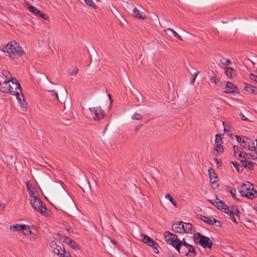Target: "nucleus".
<instances>
[{
  "label": "nucleus",
  "mask_w": 257,
  "mask_h": 257,
  "mask_svg": "<svg viewBox=\"0 0 257 257\" xmlns=\"http://www.w3.org/2000/svg\"><path fill=\"white\" fill-rule=\"evenodd\" d=\"M133 13L134 15L137 18H139L141 19H145L146 18L145 13L143 12H140V11L137 9V8H135L133 10Z\"/></svg>",
  "instance_id": "25"
},
{
  "label": "nucleus",
  "mask_w": 257,
  "mask_h": 257,
  "mask_svg": "<svg viewBox=\"0 0 257 257\" xmlns=\"http://www.w3.org/2000/svg\"><path fill=\"white\" fill-rule=\"evenodd\" d=\"M215 161L217 162V164H219V162L217 159H216Z\"/></svg>",
  "instance_id": "57"
},
{
  "label": "nucleus",
  "mask_w": 257,
  "mask_h": 257,
  "mask_svg": "<svg viewBox=\"0 0 257 257\" xmlns=\"http://www.w3.org/2000/svg\"><path fill=\"white\" fill-rule=\"evenodd\" d=\"M158 246L157 243L156 242H155L154 246H151L153 249V252L155 254H158L159 252V249H158Z\"/></svg>",
  "instance_id": "42"
},
{
  "label": "nucleus",
  "mask_w": 257,
  "mask_h": 257,
  "mask_svg": "<svg viewBox=\"0 0 257 257\" xmlns=\"http://www.w3.org/2000/svg\"><path fill=\"white\" fill-rule=\"evenodd\" d=\"M24 230H25L26 232H27L28 233H29L30 234H32V232L31 230V228L30 227V226L29 225H26V224H24Z\"/></svg>",
  "instance_id": "41"
},
{
  "label": "nucleus",
  "mask_w": 257,
  "mask_h": 257,
  "mask_svg": "<svg viewBox=\"0 0 257 257\" xmlns=\"http://www.w3.org/2000/svg\"><path fill=\"white\" fill-rule=\"evenodd\" d=\"M0 91L3 93H10L18 98H19V95L20 94L23 97L20 84L16 78L6 80L0 83Z\"/></svg>",
  "instance_id": "1"
},
{
  "label": "nucleus",
  "mask_w": 257,
  "mask_h": 257,
  "mask_svg": "<svg viewBox=\"0 0 257 257\" xmlns=\"http://www.w3.org/2000/svg\"><path fill=\"white\" fill-rule=\"evenodd\" d=\"M198 72H197L196 73H195L193 75V78L191 80V84H193L195 82V80H196V77H197L198 76Z\"/></svg>",
  "instance_id": "48"
},
{
  "label": "nucleus",
  "mask_w": 257,
  "mask_h": 257,
  "mask_svg": "<svg viewBox=\"0 0 257 257\" xmlns=\"http://www.w3.org/2000/svg\"><path fill=\"white\" fill-rule=\"evenodd\" d=\"M19 98L17 97V99L20 102V107H21L22 110H23V111L26 110L27 107V103L26 102V101L24 100V99L23 98L24 96L22 97L21 96V94H20V95H19Z\"/></svg>",
  "instance_id": "21"
},
{
  "label": "nucleus",
  "mask_w": 257,
  "mask_h": 257,
  "mask_svg": "<svg viewBox=\"0 0 257 257\" xmlns=\"http://www.w3.org/2000/svg\"><path fill=\"white\" fill-rule=\"evenodd\" d=\"M26 187L28 191L35 189L34 187H33V185L30 183V181H28L26 183Z\"/></svg>",
  "instance_id": "40"
},
{
  "label": "nucleus",
  "mask_w": 257,
  "mask_h": 257,
  "mask_svg": "<svg viewBox=\"0 0 257 257\" xmlns=\"http://www.w3.org/2000/svg\"><path fill=\"white\" fill-rule=\"evenodd\" d=\"M234 154L236 157H238L239 152H242L240 151V148L238 146L233 147Z\"/></svg>",
  "instance_id": "39"
},
{
  "label": "nucleus",
  "mask_w": 257,
  "mask_h": 257,
  "mask_svg": "<svg viewBox=\"0 0 257 257\" xmlns=\"http://www.w3.org/2000/svg\"><path fill=\"white\" fill-rule=\"evenodd\" d=\"M210 182L212 184H215L217 181V176L212 169H209L208 170Z\"/></svg>",
  "instance_id": "18"
},
{
  "label": "nucleus",
  "mask_w": 257,
  "mask_h": 257,
  "mask_svg": "<svg viewBox=\"0 0 257 257\" xmlns=\"http://www.w3.org/2000/svg\"><path fill=\"white\" fill-rule=\"evenodd\" d=\"M183 232L189 233L192 232V225L191 223L183 222Z\"/></svg>",
  "instance_id": "26"
},
{
  "label": "nucleus",
  "mask_w": 257,
  "mask_h": 257,
  "mask_svg": "<svg viewBox=\"0 0 257 257\" xmlns=\"http://www.w3.org/2000/svg\"><path fill=\"white\" fill-rule=\"evenodd\" d=\"M108 97L109 98V99L110 100V101L112 102V100H111V96L110 94H108Z\"/></svg>",
  "instance_id": "56"
},
{
  "label": "nucleus",
  "mask_w": 257,
  "mask_h": 257,
  "mask_svg": "<svg viewBox=\"0 0 257 257\" xmlns=\"http://www.w3.org/2000/svg\"><path fill=\"white\" fill-rule=\"evenodd\" d=\"M222 60L225 61L224 65L226 66H228V65H230L231 63V61L228 59H225V58H223L222 59Z\"/></svg>",
  "instance_id": "51"
},
{
  "label": "nucleus",
  "mask_w": 257,
  "mask_h": 257,
  "mask_svg": "<svg viewBox=\"0 0 257 257\" xmlns=\"http://www.w3.org/2000/svg\"><path fill=\"white\" fill-rule=\"evenodd\" d=\"M164 238L166 242L174 247L179 253L180 247L182 246V241L179 240L176 235L169 231H166L164 233Z\"/></svg>",
  "instance_id": "6"
},
{
  "label": "nucleus",
  "mask_w": 257,
  "mask_h": 257,
  "mask_svg": "<svg viewBox=\"0 0 257 257\" xmlns=\"http://www.w3.org/2000/svg\"><path fill=\"white\" fill-rule=\"evenodd\" d=\"M25 4L27 6V8L30 10V11L34 15H35L36 16H38V15H40V11L39 10L34 6L30 5L27 2H26Z\"/></svg>",
  "instance_id": "23"
},
{
  "label": "nucleus",
  "mask_w": 257,
  "mask_h": 257,
  "mask_svg": "<svg viewBox=\"0 0 257 257\" xmlns=\"http://www.w3.org/2000/svg\"><path fill=\"white\" fill-rule=\"evenodd\" d=\"M32 1H33V0H31Z\"/></svg>",
  "instance_id": "60"
},
{
  "label": "nucleus",
  "mask_w": 257,
  "mask_h": 257,
  "mask_svg": "<svg viewBox=\"0 0 257 257\" xmlns=\"http://www.w3.org/2000/svg\"><path fill=\"white\" fill-rule=\"evenodd\" d=\"M141 240L149 246H153L155 245V241L150 237L146 235L141 234Z\"/></svg>",
  "instance_id": "15"
},
{
  "label": "nucleus",
  "mask_w": 257,
  "mask_h": 257,
  "mask_svg": "<svg viewBox=\"0 0 257 257\" xmlns=\"http://www.w3.org/2000/svg\"><path fill=\"white\" fill-rule=\"evenodd\" d=\"M193 240L197 245H199L203 248L211 249L213 242L210 239L201 234L200 233H196L193 236Z\"/></svg>",
  "instance_id": "5"
},
{
  "label": "nucleus",
  "mask_w": 257,
  "mask_h": 257,
  "mask_svg": "<svg viewBox=\"0 0 257 257\" xmlns=\"http://www.w3.org/2000/svg\"><path fill=\"white\" fill-rule=\"evenodd\" d=\"M4 208H5V205L3 204H1L0 205V209L3 210V209H4Z\"/></svg>",
  "instance_id": "54"
},
{
  "label": "nucleus",
  "mask_w": 257,
  "mask_h": 257,
  "mask_svg": "<svg viewBox=\"0 0 257 257\" xmlns=\"http://www.w3.org/2000/svg\"><path fill=\"white\" fill-rule=\"evenodd\" d=\"M201 219L204 222L210 224L214 225L216 226L221 227L222 225L220 221L219 220L215 219L212 217L207 216H201Z\"/></svg>",
  "instance_id": "10"
},
{
  "label": "nucleus",
  "mask_w": 257,
  "mask_h": 257,
  "mask_svg": "<svg viewBox=\"0 0 257 257\" xmlns=\"http://www.w3.org/2000/svg\"><path fill=\"white\" fill-rule=\"evenodd\" d=\"M38 16L42 18L43 19L45 20H47L48 19V17L44 14L40 13V15H38Z\"/></svg>",
  "instance_id": "50"
},
{
  "label": "nucleus",
  "mask_w": 257,
  "mask_h": 257,
  "mask_svg": "<svg viewBox=\"0 0 257 257\" xmlns=\"http://www.w3.org/2000/svg\"><path fill=\"white\" fill-rule=\"evenodd\" d=\"M252 159H256L257 160V156L255 157L254 155L252 156Z\"/></svg>",
  "instance_id": "55"
},
{
  "label": "nucleus",
  "mask_w": 257,
  "mask_h": 257,
  "mask_svg": "<svg viewBox=\"0 0 257 257\" xmlns=\"http://www.w3.org/2000/svg\"><path fill=\"white\" fill-rule=\"evenodd\" d=\"M233 71V69L231 67H226L225 68V74L227 76L231 79L232 77V72Z\"/></svg>",
  "instance_id": "31"
},
{
  "label": "nucleus",
  "mask_w": 257,
  "mask_h": 257,
  "mask_svg": "<svg viewBox=\"0 0 257 257\" xmlns=\"http://www.w3.org/2000/svg\"><path fill=\"white\" fill-rule=\"evenodd\" d=\"M73 205L74 203L72 198L67 193L63 196L57 197L53 204L56 209L62 210L64 212H65V210H68Z\"/></svg>",
  "instance_id": "3"
},
{
  "label": "nucleus",
  "mask_w": 257,
  "mask_h": 257,
  "mask_svg": "<svg viewBox=\"0 0 257 257\" xmlns=\"http://www.w3.org/2000/svg\"><path fill=\"white\" fill-rule=\"evenodd\" d=\"M247 154L245 152H239L238 157L241 158L246 159Z\"/></svg>",
  "instance_id": "47"
},
{
  "label": "nucleus",
  "mask_w": 257,
  "mask_h": 257,
  "mask_svg": "<svg viewBox=\"0 0 257 257\" xmlns=\"http://www.w3.org/2000/svg\"><path fill=\"white\" fill-rule=\"evenodd\" d=\"M242 166L245 168H247L249 170H252L253 169V163L250 161H248L246 160H241Z\"/></svg>",
  "instance_id": "24"
},
{
  "label": "nucleus",
  "mask_w": 257,
  "mask_h": 257,
  "mask_svg": "<svg viewBox=\"0 0 257 257\" xmlns=\"http://www.w3.org/2000/svg\"><path fill=\"white\" fill-rule=\"evenodd\" d=\"M211 202L216 207L221 210H223L226 205L225 203L223 201L218 198H216V199L212 200Z\"/></svg>",
  "instance_id": "17"
},
{
  "label": "nucleus",
  "mask_w": 257,
  "mask_h": 257,
  "mask_svg": "<svg viewBox=\"0 0 257 257\" xmlns=\"http://www.w3.org/2000/svg\"><path fill=\"white\" fill-rule=\"evenodd\" d=\"M78 71V69L77 67H73L69 69L67 71V74L69 76L75 75Z\"/></svg>",
  "instance_id": "28"
},
{
  "label": "nucleus",
  "mask_w": 257,
  "mask_h": 257,
  "mask_svg": "<svg viewBox=\"0 0 257 257\" xmlns=\"http://www.w3.org/2000/svg\"><path fill=\"white\" fill-rule=\"evenodd\" d=\"M183 222H177L173 224L172 230L176 233L183 232Z\"/></svg>",
  "instance_id": "16"
},
{
  "label": "nucleus",
  "mask_w": 257,
  "mask_h": 257,
  "mask_svg": "<svg viewBox=\"0 0 257 257\" xmlns=\"http://www.w3.org/2000/svg\"><path fill=\"white\" fill-rule=\"evenodd\" d=\"M169 257H174V256H170Z\"/></svg>",
  "instance_id": "59"
},
{
  "label": "nucleus",
  "mask_w": 257,
  "mask_h": 257,
  "mask_svg": "<svg viewBox=\"0 0 257 257\" xmlns=\"http://www.w3.org/2000/svg\"><path fill=\"white\" fill-rule=\"evenodd\" d=\"M239 116H240L241 118L243 120H248L247 117L246 116H245L242 113H240L239 114Z\"/></svg>",
  "instance_id": "52"
},
{
  "label": "nucleus",
  "mask_w": 257,
  "mask_h": 257,
  "mask_svg": "<svg viewBox=\"0 0 257 257\" xmlns=\"http://www.w3.org/2000/svg\"><path fill=\"white\" fill-rule=\"evenodd\" d=\"M24 224H16L10 226V230L13 232L20 231L24 230Z\"/></svg>",
  "instance_id": "20"
},
{
  "label": "nucleus",
  "mask_w": 257,
  "mask_h": 257,
  "mask_svg": "<svg viewBox=\"0 0 257 257\" xmlns=\"http://www.w3.org/2000/svg\"><path fill=\"white\" fill-rule=\"evenodd\" d=\"M133 119L141 120L143 118V116L141 114L136 112L132 116Z\"/></svg>",
  "instance_id": "34"
},
{
  "label": "nucleus",
  "mask_w": 257,
  "mask_h": 257,
  "mask_svg": "<svg viewBox=\"0 0 257 257\" xmlns=\"http://www.w3.org/2000/svg\"><path fill=\"white\" fill-rule=\"evenodd\" d=\"M29 201L31 206L35 210L42 214L46 212L47 209L45 205L38 197L29 199Z\"/></svg>",
  "instance_id": "8"
},
{
  "label": "nucleus",
  "mask_w": 257,
  "mask_h": 257,
  "mask_svg": "<svg viewBox=\"0 0 257 257\" xmlns=\"http://www.w3.org/2000/svg\"><path fill=\"white\" fill-rule=\"evenodd\" d=\"M238 191L242 196L249 199H253L257 197V191L254 189L253 185L248 181H244L242 184L238 187Z\"/></svg>",
  "instance_id": "4"
},
{
  "label": "nucleus",
  "mask_w": 257,
  "mask_h": 257,
  "mask_svg": "<svg viewBox=\"0 0 257 257\" xmlns=\"http://www.w3.org/2000/svg\"><path fill=\"white\" fill-rule=\"evenodd\" d=\"M249 77L251 80L257 82V75H255L253 74H250Z\"/></svg>",
  "instance_id": "45"
},
{
  "label": "nucleus",
  "mask_w": 257,
  "mask_h": 257,
  "mask_svg": "<svg viewBox=\"0 0 257 257\" xmlns=\"http://www.w3.org/2000/svg\"><path fill=\"white\" fill-rule=\"evenodd\" d=\"M182 245H184L188 249V252L185 254L186 256H189L190 253H192L193 254V256L196 255L197 252L195 250V247L193 245H190L186 242L184 238L183 239Z\"/></svg>",
  "instance_id": "11"
},
{
  "label": "nucleus",
  "mask_w": 257,
  "mask_h": 257,
  "mask_svg": "<svg viewBox=\"0 0 257 257\" xmlns=\"http://www.w3.org/2000/svg\"><path fill=\"white\" fill-rule=\"evenodd\" d=\"M165 197L166 199L169 200L175 207H177L176 202L169 194H166Z\"/></svg>",
  "instance_id": "29"
},
{
  "label": "nucleus",
  "mask_w": 257,
  "mask_h": 257,
  "mask_svg": "<svg viewBox=\"0 0 257 257\" xmlns=\"http://www.w3.org/2000/svg\"><path fill=\"white\" fill-rule=\"evenodd\" d=\"M222 144V137L221 135H216L214 144Z\"/></svg>",
  "instance_id": "37"
},
{
  "label": "nucleus",
  "mask_w": 257,
  "mask_h": 257,
  "mask_svg": "<svg viewBox=\"0 0 257 257\" xmlns=\"http://www.w3.org/2000/svg\"><path fill=\"white\" fill-rule=\"evenodd\" d=\"M87 5L90 6L93 9H96L97 8L95 4L93 2L92 0H83Z\"/></svg>",
  "instance_id": "32"
},
{
  "label": "nucleus",
  "mask_w": 257,
  "mask_h": 257,
  "mask_svg": "<svg viewBox=\"0 0 257 257\" xmlns=\"http://www.w3.org/2000/svg\"><path fill=\"white\" fill-rule=\"evenodd\" d=\"M236 141L240 143L241 144H245L244 146H243V148H245V144H246V142L245 141L244 139H242L241 137H239V136H236Z\"/></svg>",
  "instance_id": "38"
},
{
  "label": "nucleus",
  "mask_w": 257,
  "mask_h": 257,
  "mask_svg": "<svg viewBox=\"0 0 257 257\" xmlns=\"http://www.w3.org/2000/svg\"><path fill=\"white\" fill-rule=\"evenodd\" d=\"M237 87L233 83L228 82L226 85V92L227 93H234Z\"/></svg>",
  "instance_id": "19"
},
{
  "label": "nucleus",
  "mask_w": 257,
  "mask_h": 257,
  "mask_svg": "<svg viewBox=\"0 0 257 257\" xmlns=\"http://www.w3.org/2000/svg\"><path fill=\"white\" fill-rule=\"evenodd\" d=\"M210 81L211 83L214 84H217L218 80L215 76H212L210 78Z\"/></svg>",
  "instance_id": "46"
},
{
  "label": "nucleus",
  "mask_w": 257,
  "mask_h": 257,
  "mask_svg": "<svg viewBox=\"0 0 257 257\" xmlns=\"http://www.w3.org/2000/svg\"><path fill=\"white\" fill-rule=\"evenodd\" d=\"M247 148H248V150L251 152H253L256 149V147L254 146H252V147L248 146Z\"/></svg>",
  "instance_id": "53"
},
{
  "label": "nucleus",
  "mask_w": 257,
  "mask_h": 257,
  "mask_svg": "<svg viewBox=\"0 0 257 257\" xmlns=\"http://www.w3.org/2000/svg\"><path fill=\"white\" fill-rule=\"evenodd\" d=\"M232 164L238 172L242 171V167L238 163L235 161H233L232 162Z\"/></svg>",
  "instance_id": "35"
},
{
  "label": "nucleus",
  "mask_w": 257,
  "mask_h": 257,
  "mask_svg": "<svg viewBox=\"0 0 257 257\" xmlns=\"http://www.w3.org/2000/svg\"><path fill=\"white\" fill-rule=\"evenodd\" d=\"M229 192H230V194L232 195V196L234 198H236V190L233 188H230V189L229 190Z\"/></svg>",
  "instance_id": "43"
},
{
  "label": "nucleus",
  "mask_w": 257,
  "mask_h": 257,
  "mask_svg": "<svg viewBox=\"0 0 257 257\" xmlns=\"http://www.w3.org/2000/svg\"><path fill=\"white\" fill-rule=\"evenodd\" d=\"M3 75L7 78V80H9L10 79H14L12 76L11 73L7 70H4L2 72Z\"/></svg>",
  "instance_id": "30"
},
{
  "label": "nucleus",
  "mask_w": 257,
  "mask_h": 257,
  "mask_svg": "<svg viewBox=\"0 0 257 257\" xmlns=\"http://www.w3.org/2000/svg\"><path fill=\"white\" fill-rule=\"evenodd\" d=\"M244 90L247 92H251L254 94H257V88L249 84H246Z\"/></svg>",
  "instance_id": "22"
},
{
  "label": "nucleus",
  "mask_w": 257,
  "mask_h": 257,
  "mask_svg": "<svg viewBox=\"0 0 257 257\" xmlns=\"http://www.w3.org/2000/svg\"><path fill=\"white\" fill-rule=\"evenodd\" d=\"M0 51L7 53L12 59H17L24 54V51L20 44L14 40L9 42L5 46H1Z\"/></svg>",
  "instance_id": "2"
},
{
  "label": "nucleus",
  "mask_w": 257,
  "mask_h": 257,
  "mask_svg": "<svg viewBox=\"0 0 257 257\" xmlns=\"http://www.w3.org/2000/svg\"><path fill=\"white\" fill-rule=\"evenodd\" d=\"M223 152L224 149L222 144H214L213 154L215 156H220L223 154Z\"/></svg>",
  "instance_id": "13"
},
{
  "label": "nucleus",
  "mask_w": 257,
  "mask_h": 257,
  "mask_svg": "<svg viewBox=\"0 0 257 257\" xmlns=\"http://www.w3.org/2000/svg\"><path fill=\"white\" fill-rule=\"evenodd\" d=\"M51 247L53 248L54 253L58 255L59 257H70V253L65 250L61 242H53Z\"/></svg>",
  "instance_id": "7"
},
{
  "label": "nucleus",
  "mask_w": 257,
  "mask_h": 257,
  "mask_svg": "<svg viewBox=\"0 0 257 257\" xmlns=\"http://www.w3.org/2000/svg\"><path fill=\"white\" fill-rule=\"evenodd\" d=\"M233 216H237L239 217V211L236 206H234Z\"/></svg>",
  "instance_id": "44"
},
{
  "label": "nucleus",
  "mask_w": 257,
  "mask_h": 257,
  "mask_svg": "<svg viewBox=\"0 0 257 257\" xmlns=\"http://www.w3.org/2000/svg\"><path fill=\"white\" fill-rule=\"evenodd\" d=\"M254 209L257 211V206H255Z\"/></svg>",
  "instance_id": "58"
},
{
  "label": "nucleus",
  "mask_w": 257,
  "mask_h": 257,
  "mask_svg": "<svg viewBox=\"0 0 257 257\" xmlns=\"http://www.w3.org/2000/svg\"><path fill=\"white\" fill-rule=\"evenodd\" d=\"M234 209V206H229L227 207L226 205H225V207H224V208L222 210L223 212L225 213L226 214H228L231 219L235 223H237V221L235 218V217L233 216V210Z\"/></svg>",
  "instance_id": "12"
},
{
  "label": "nucleus",
  "mask_w": 257,
  "mask_h": 257,
  "mask_svg": "<svg viewBox=\"0 0 257 257\" xmlns=\"http://www.w3.org/2000/svg\"><path fill=\"white\" fill-rule=\"evenodd\" d=\"M165 32L167 34V32L168 31L171 32L175 37L179 39L181 41H183L182 38L172 28H168L166 29L165 31Z\"/></svg>",
  "instance_id": "27"
},
{
  "label": "nucleus",
  "mask_w": 257,
  "mask_h": 257,
  "mask_svg": "<svg viewBox=\"0 0 257 257\" xmlns=\"http://www.w3.org/2000/svg\"><path fill=\"white\" fill-rule=\"evenodd\" d=\"M47 91L48 92L51 93V96H53L54 99H57V100L59 99L58 94L57 92H56L55 90L48 89V90H47Z\"/></svg>",
  "instance_id": "33"
},
{
  "label": "nucleus",
  "mask_w": 257,
  "mask_h": 257,
  "mask_svg": "<svg viewBox=\"0 0 257 257\" xmlns=\"http://www.w3.org/2000/svg\"><path fill=\"white\" fill-rule=\"evenodd\" d=\"M64 241L67 243L72 249L77 250L78 249V245L75 241L69 237H66Z\"/></svg>",
  "instance_id": "14"
},
{
  "label": "nucleus",
  "mask_w": 257,
  "mask_h": 257,
  "mask_svg": "<svg viewBox=\"0 0 257 257\" xmlns=\"http://www.w3.org/2000/svg\"><path fill=\"white\" fill-rule=\"evenodd\" d=\"M28 192H29V195L30 196L29 199L35 198L37 197V192H36L35 189H34V190L29 191Z\"/></svg>",
  "instance_id": "36"
},
{
  "label": "nucleus",
  "mask_w": 257,
  "mask_h": 257,
  "mask_svg": "<svg viewBox=\"0 0 257 257\" xmlns=\"http://www.w3.org/2000/svg\"><path fill=\"white\" fill-rule=\"evenodd\" d=\"M89 110L92 115L93 120L95 121L101 119L105 115L104 110L100 106L89 107Z\"/></svg>",
  "instance_id": "9"
},
{
  "label": "nucleus",
  "mask_w": 257,
  "mask_h": 257,
  "mask_svg": "<svg viewBox=\"0 0 257 257\" xmlns=\"http://www.w3.org/2000/svg\"><path fill=\"white\" fill-rule=\"evenodd\" d=\"M223 126H224V131L225 133H228L229 130V125H227V124H225L224 122H223Z\"/></svg>",
  "instance_id": "49"
}]
</instances>
